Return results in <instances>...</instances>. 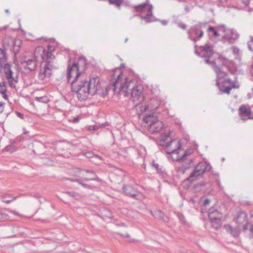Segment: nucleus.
I'll return each instance as SVG.
<instances>
[{
  "label": "nucleus",
  "instance_id": "6e6d98bb",
  "mask_svg": "<svg viewBox=\"0 0 253 253\" xmlns=\"http://www.w3.org/2000/svg\"><path fill=\"white\" fill-rule=\"evenodd\" d=\"M96 128H97L96 126H90V129H93V130L96 129Z\"/></svg>",
  "mask_w": 253,
  "mask_h": 253
},
{
  "label": "nucleus",
  "instance_id": "7c9ffc66",
  "mask_svg": "<svg viewBox=\"0 0 253 253\" xmlns=\"http://www.w3.org/2000/svg\"><path fill=\"white\" fill-rule=\"evenodd\" d=\"M67 194L76 200H79L81 198V196L78 193L74 191L67 192Z\"/></svg>",
  "mask_w": 253,
  "mask_h": 253
},
{
  "label": "nucleus",
  "instance_id": "bf43d9fd",
  "mask_svg": "<svg viewBox=\"0 0 253 253\" xmlns=\"http://www.w3.org/2000/svg\"><path fill=\"white\" fill-rule=\"evenodd\" d=\"M7 26H3V27H1L0 28V30H1V31L2 30H5L7 28Z\"/></svg>",
  "mask_w": 253,
  "mask_h": 253
},
{
  "label": "nucleus",
  "instance_id": "cd10ccee",
  "mask_svg": "<svg viewBox=\"0 0 253 253\" xmlns=\"http://www.w3.org/2000/svg\"><path fill=\"white\" fill-rule=\"evenodd\" d=\"M218 33L220 34V36L223 38V35H225L226 33V31H228V29H226L224 25L218 26L216 27Z\"/></svg>",
  "mask_w": 253,
  "mask_h": 253
},
{
  "label": "nucleus",
  "instance_id": "1a4fd4ad",
  "mask_svg": "<svg viewBox=\"0 0 253 253\" xmlns=\"http://www.w3.org/2000/svg\"><path fill=\"white\" fill-rule=\"evenodd\" d=\"M206 27V23H199L194 26L187 32L188 38L194 42H196L197 38H200L203 37L204 29Z\"/></svg>",
  "mask_w": 253,
  "mask_h": 253
},
{
  "label": "nucleus",
  "instance_id": "49530a36",
  "mask_svg": "<svg viewBox=\"0 0 253 253\" xmlns=\"http://www.w3.org/2000/svg\"><path fill=\"white\" fill-rule=\"evenodd\" d=\"M71 181H75L78 183H79L80 184H83L82 180L80 179H72Z\"/></svg>",
  "mask_w": 253,
  "mask_h": 253
},
{
  "label": "nucleus",
  "instance_id": "09e8293b",
  "mask_svg": "<svg viewBox=\"0 0 253 253\" xmlns=\"http://www.w3.org/2000/svg\"><path fill=\"white\" fill-rule=\"evenodd\" d=\"M214 215L215 216H217V218H216V220L220 219L221 217L220 216V213L218 211V214L214 213Z\"/></svg>",
  "mask_w": 253,
  "mask_h": 253
},
{
  "label": "nucleus",
  "instance_id": "c03bdc74",
  "mask_svg": "<svg viewBox=\"0 0 253 253\" xmlns=\"http://www.w3.org/2000/svg\"><path fill=\"white\" fill-rule=\"evenodd\" d=\"M46 56H47V59H52V58H54V56L53 55H52L51 53L50 52H48L47 53V55H46Z\"/></svg>",
  "mask_w": 253,
  "mask_h": 253
},
{
  "label": "nucleus",
  "instance_id": "37998d69",
  "mask_svg": "<svg viewBox=\"0 0 253 253\" xmlns=\"http://www.w3.org/2000/svg\"><path fill=\"white\" fill-rule=\"evenodd\" d=\"M15 113L17 115V117H18L19 118H20L21 119H24V115L23 114H22L18 111H16Z\"/></svg>",
  "mask_w": 253,
  "mask_h": 253
},
{
  "label": "nucleus",
  "instance_id": "f704fd0d",
  "mask_svg": "<svg viewBox=\"0 0 253 253\" xmlns=\"http://www.w3.org/2000/svg\"><path fill=\"white\" fill-rule=\"evenodd\" d=\"M37 100L41 102L47 103L48 101V98L46 96L37 97Z\"/></svg>",
  "mask_w": 253,
  "mask_h": 253
},
{
  "label": "nucleus",
  "instance_id": "774afa93",
  "mask_svg": "<svg viewBox=\"0 0 253 253\" xmlns=\"http://www.w3.org/2000/svg\"><path fill=\"white\" fill-rule=\"evenodd\" d=\"M128 40V39L127 38H126V40H125V42H126Z\"/></svg>",
  "mask_w": 253,
  "mask_h": 253
},
{
  "label": "nucleus",
  "instance_id": "9d476101",
  "mask_svg": "<svg viewBox=\"0 0 253 253\" xmlns=\"http://www.w3.org/2000/svg\"><path fill=\"white\" fill-rule=\"evenodd\" d=\"M123 191L125 194L133 199L142 201L144 199L143 195L130 185H124Z\"/></svg>",
  "mask_w": 253,
  "mask_h": 253
},
{
  "label": "nucleus",
  "instance_id": "a18cd8bd",
  "mask_svg": "<svg viewBox=\"0 0 253 253\" xmlns=\"http://www.w3.org/2000/svg\"><path fill=\"white\" fill-rule=\"evenodd\" d=\"M118 234L120 235V236H122L124 238H129L130 236L128 234H123L122 233H118Z\"/></svg>",
  "mask_w": 253,
  "mask_h": 253
},
{
  "label": "nucleus",
  "instance_id": "c756f323",
  "mask_svg": "<svg viewBox=\"0 0 253 253\" xmlns=\"http://www.w3.org/2000/svg\"><path fill=\"white\" fill-rule=\"evenodd\" d=\"M152 215L157 218L163 219L164 214L160 211H155L152 212Z\"/></svg>",
  "mask_w": 253,
  "mask_h": 253
},
{
  "label": "nucleus",
  "instance_id": "ea45409f",
  "mask_svg": "<svg viewBox=\"0 0 253 253\" xmlns=\"http://www.w3.org/2000/svg\"><path fill=\"white\" fill-rule=\"evenodd\" d=\"M231 49L232 50V52L234 54L238 55V54H239L240 49L238 47L236 46H232L231 47Z\"/></svg>",
  "mask_w": 253,
  "mask_h": 253
},
{
  "label": "nucleus",
  "instance_id": "4d7b16f0",
  "mask_svg": "<svg viewBox=\"0 0 253 253\" xmlns=\"http://www.w3.org/2000/svg\"><path fill=\"white\" fill-rule=\"evenodd\" d=\"M154 167L156 169H159V165L157 164H154L153 165Z\"/></svg>",
  "mask_w": 253,
  "mask_h": 253
},
{
  "label": "nucleus",
  "instance_id": "2f4dec72",
  "mask_svg": "<svg viewBox=\"0 0 253 253\" xmlns=\"http://www.w3.org/2000/svg\"><path fill=\"white\" fill-rule=\"evenodd\" d=\"M2 68L4 74H6L7 72L11 70V66L9 64H6L5 63L2 65Z\"/></svg>",
  "mask_w": 253,
  "mask_h": 253
},
{
  "label": "nucleus",
  "instance_id": "680f3d73",
  "mask_svg": "<svg viewBox=\"0 0 253 253\" xmlns=\"http://www.w3.org/2000/svg\"><path fill=\"white\" fill-rule=\"evenodd\" d=\"M2 65L1 63L0 62V73L1 72L2 69Z\"/></svg>",
  "mask_w": 253,
  "mask_h": 253
},
{
  "label": "nucleus",
  "instance_id": "f3484780",
  "mask_svg": "<svg viewBox=\"0 0 253 253\" xmlns=\"http://www.w3.org/2000/svg\"><path fill=\"white\" fill-rule=\"evenodd\" d=\"M225 228L234 237H238L240 233V229L238 226L234 227L230 225H227L225 226Z\"/></svg>",
  "mask_w": 253,
  "mask_h": 253
},
{
  "label": "nucleus",
  "instance_id": "c85d7f7f",
  "mask_svg": "<svg viewBox=\"0 0 253 253\" xmlns=\"http://www.w3.org/2000/svg\"><path fill=\"white\" fill-rule=\"evenodd\" d=\"M86 172L90 173L91 174V176L88 177H85L84 179L85 180H96L98 179V177L97 175L94 173L92 171L86 170Z\"/></svg>",
  "mask_w": 253,
  "mask_h": 253
},
{
  "label": "nucleus",
  "instance_id": "13d9d810",
  "mask_svg": "<svg viewBox=\"0 0 253 253\" xmlns=\"http://www.w3.org/2000/svg\"><path fill=\"white\" fill-rule=\"evenodd\" d=\"M250 217L252 220L253 221V211H251L250 212Z\"/></svg>",
  "mask_w": 253,
  "mask_h": 253
},
{
  "label": "nucleus",
  "instance_id": "a211bd4d",
  "mask_svg": "<svg viewBox=\"0 0 253 253\" xmlns=\"http://www.w3.org/2000/svg\"><path fill=\"white\" fill-rule=\"evenodd\" d=\"M86 64V59L84 57H80L77 63H74L73 65L75 66L79 69L82 73H83L85 69Z\"/></svg>",
  "mask_w": 253,
  "mask_h": 253
},
{
  "label": "nucleus",
  "instance_id": "de8ad7c7",
  "mask_svg": "<svg viewBox=\"0 0 253 253\" xmlns=\"http://www.w3.org/2000/svg\"><path fill=\"white\" fill-rule=\"evenodd\" d=\"M241 1L245 5H248L249 3L250 0H241Z\"/></svg>",
  "mask_w": 253,
  "mask_h": 253
},
{
  "label": "nucleus",
  "instance_id": "72a5a7b5",
  "mask_svg": "<svg viewBox=\"0 0 253 253\" xmlns=\"http://www.w3.org/2000/svg\"><path fill=\"white\" fill-rule=\"evenodd\" d=\"M2 83H0V93L1 94H4L6 92V89L4 86V83H2L3 84H1Z\"/></svg>",
  "mask_w": 253,
  "mask_h": 253
},
{
  "label": "nucleus",
  "instance_id": "4be33fe9",
  "mask_svg": "<svg viewBox=\"0 0 253 253\" xmlns=\"http://www.w3.org/2000/svg\"><path fill=\"white\" fill-rule=\"evenodd\" d=\"M6 49L3 48H0V62L2 64L6 63L7 58Z\"/></svg>",
  "mask_w": 253,
  "mask_h": 253
},
{
  "label": "nucleus",
  "instance_id": "aec40b11",
  "mask_svg": "<svg viewBox=\"0 0 253 253\" xmlns=\"http://www.w3.org/2000/svg\"><path fill=\"white\" fill-rule=\"evenodd\" d=\"M247 221V214L244 212H241L239 213L236 218V222L238 224L244 223V222Z\"/></svg>",
  "mask_w": 253,
  "mask_h": 253
},
{
  "label": "nucleus",
  "instance_id": "9b49d317",
  "mask_svg": "<svg viewBox=\"0 0 253 253\" xmlns=\"http://www.w3.org/2000/svg\"><path fill=\"white\" fill-rule=\"evenodd\" d=\"M160 101L157 98H152L150 99L148 105H141L140 109L141 112L146 111H153L156 110L160 106Z\"/></svg>",
  "mask_w": 253,
  "mask_h": 253
},
{
  "label": "nucleus",
  "instance_id": "412c9836",
  "mask_svg": "<svg viewBox=\"0 0 253 253\" xmlns=\"http://www.w3.org/2000/svg\"><path fill=\"white\" fill-rule=\"evenodd\" d=\"M14 41L11 37H5L3 40V48L6 49L10 47L12 45Z\"/></svg>",
  "mask_w": 253,
  "mask_h": 253
},
{
  "label": "nucleus",
  "instance_id": "4468645a",
  "mask_svg": "<svg viewBox=\"0 0 253 253\" xmlns=\"http://www.w3.org/2000/svg\"><path fill=\"white\" fill-rule=\"evenodd\" d=\"M251 113V109L246 106L242 105L239 108V115L241 120L246 121L248 119H253L250 116Z\"/></svg>",
  "mask_w": 253,
  "mask_h": 253
},
{
  "label": "nucleus",
  "instance_id": "a878e982",
  "mask_svg": "<svg viewBox=\"0 0 253 253\" xmlns=\"http://www.w3.org/2000/svg\"><path fill=\"white\" fill-rule=\"evenodd\" d=\"M207 31L208 32H212V34L215 37H218V36H220V35H221L220 34L218 33V32L217 31L216 27L214 28L212 26H209L207 29Z\"/></svg>",
  "mask_w": 253,
  "mask_h": 253
},
{
  "label": "nucleus",
  "instance_id": "864d4df0",
  "mask_svg": "<svg viewBox=\"0 0 253 253\" xmlns=\"http://www.w3.org/2000/svg\"><path fill=\"white\" fill-rule=\"evenodd\" d=\"M117 225L119 226H124V227H127L124 223H118L117 224Z\"/></svg>",
  "mask_w": 253,
  "mask_h": 253
},
{
  "label": "nucleus",
  "instance_id": "4c0bfd02",
  "mask_svg": "<svg viewBox=\"0 0 253 253\" xmlns=\"http://www.w3.org/2000/svg\"><path fill=\"white\" fill-rule=\"evenodd\" d=\"M17 198V197H14L13 198H12V199H6V197H2V200L3 202L5 203H10L11 202H12V201L14 200L15 199H16Z\"/></svg>",
  "mask_w": 253,
  "mask_h": 253
},
{
  "label": "nucleus",
  "instance_id": "39448f33",
  "mask_svg": "<svg viewBox=\"0 0 253 253\" xmlns=\"http://www.w3.org/2000/svg\"><path fill=\"white\" fill-rule=\"evenodd\" d=\"M44 51V50L42 47H37L34 52V56L36 58V59H29L21 62L24 73L29 74L32 71L35 70L37 66V59L39 58L40 56L42 58L43 57Z\"/></svg>",
  "mask_w": 253,
  "mask_h": 253
},
{
  "label": "nucleus",
  "instance_id": "6e6552de",
  "mask_svg": "<svg viewBox=\"0 0 253 253\" xmlns=\"http://www.w3.org/2000/svg\"><path fill=\"white\" fill-rule=\"evenodd\" d=\"M55 69L56 68L53 66L52 63L49 60H47L45 62L44 66L40 70L38 75L39 80L42 81L43 82H48L52 75L53 70Z\"/></svg>",
  "mask_w": 253,
  "mask_h": 253
},
{
  "label": "nucleus",
  "instance_id": "79ce46f5",
  "mask_svg": "<svg viewBox=\"0 0 253 253\" xmlns=\"http://www.w3.org/2000/svg\"><path fill=\"white\" fill-rule=\"evenodd\" d=\"M231 88H232V87H231L227 86L224 90L223 92L226 93L227 94H229Z\"/></svg>",
  "mask_w": 253,
  "mask_h": 253
},
{
  "label": "nucleus",
  "instance_id": "f257e3e1",
  "mask_svg": "<svg viewBox=\"0 0 253 253\" xmlns=\"http://www.w3.org/2000/svg\"><path fill=\"white\" fill-rule=\"evenodd\" d=\"M67 76L68 82L71 84L72 91L77 93L81 101L85 100L89 95H94L101 88L98 77H92L87 81L84 73L79 71L75 65H68Z\"/></svg>",
  "mask_w": 253,
  "mask_h": 253
},
{
  "label": "nucleus",
  "instance_id": "58836bf2",
  "mask_svg": "<svg viewBox=\"0 0 253 253\" xmlns=\"http://www.w3.org/2000/svg\"><path fill=\"white\" fill-rule=\"evenodd\" d=\"M177 216L179 219V220L183 223H184L185 222V218L184 215L180 213H178L177 214Z\"/></svg>",
  "mask_w": 253,
  "mask_h": 253
},
{
  "label": "nucleus",
  "instance_id": "5701e85b",
  "mask_svg": "<svg viewBox=\"0 0 253 253\" xmlns=\"http://www.w3.org/2000/svg\"><path fill=\"white\" fill-rule=\"evenodd\" d=\"M214 213L218 214V211L213 207L210 208L209 210V217L211 221H215L217 218V216L214 215Z\"/></svg>",
  "mask_w": 253,
  "mask_h": 253
},
{
  "label": "nucleus",
  "instance_id": "a19ab883",
  "mask_svg": "<svg viewBox=\"0 0 253 253\" xmlns=\"http://www.w3.org/2000/svg\"><path fill=\"white\" fill-rule=\"evenodd\" d=\"M4 103L0 102V114L2 113L4 111Z\"/></svg>",
  "mask_w": 253,
  "mask_h": 253
},
{
  "label": "nucleus",
  "instance_id": "e433bc0d",
  "mask_svg": "<svg viewBox=\"0 0 253 253\" xmlns=\"http://www.w3.org/2000/svg\"><path fill=\"white\" fill-rule=\"evenodd\" d=\"M176 24L179 28L183 30H185L186 29V25L181 21L177 22Z\"/></svg>",
  "mask_w": 253,
  "mask_h": 253
},
{
  "label": "nucleus",
  "instance_id": "ddd939ff",
  "mask_svg": "<svg viewBox=\"0 0 253 253\" xmlns=\"http://www.w3.org/2000/svg\"><path fill=\"white\" fill-rule=\"evenodd\" d=\"M205 62L206 64L211 65L214 69V72L216 74L217 78L218 79H222L226 75V73L222 71L220 67L216 66V62L214 61H210L209 59H205Z\"/></svg>",
  "mask_w": 253,
  "mask_h": 253
},
{
  "label": "nucleus",
  "instance_id": "f03ea898",
  "mask_svg": "<svg viewBox=\"0 0 253 253\" xmlns=\"http://www.w3.org/2000/svg\"><path fill=\"white\" fill-rule=\"evenodd\" d=\"M118 72L117 79L112 82L113 90L124 96H128L131 94L133 102L138 101L136 104L141 103L144 99L142 94L143 88L141 85H136L134 81H128L126 77L121 73L120 69H116L115 73Z\"/></svg>",
  "mask_w": 253,
  "mask_h": 253
},
{
  "label": "nucleus",
  "instance_id": "7ed1b4c3",
  "mask_svg": "<svg viewBox=\"0 0 253 253\" xmlns=\"http://www.w3.org/2000/svg\"><path fill=\"white\" fill-rule=\"evenodd\" d=\"M135 10L139 13L141 20L146 23L153 22L158 20L152 14L153 5L150 3L149 0H146L144 3L134 6Z\"/></svg>",
  "mask_w": 253,
  "mask_h": 253
},
{
  "label": "nucleus",
  "instance_id": "20e7f679",
  "mask_svg": "<svg viewBox=\"0 0 253 253\" xmlns=\"http://www.w3.org/2000/svg\"><path fill=\"white\" fill-rule=\"evenodd\" d=\"M144 122L146 124L145 127L149 132L155 133L160 132L164 125L163 123L158 120L157 117L154 113L146 114L143 117Z\"/></svg>",
  "mask_w": 253,
  "mask_h": 253
},
{
  "label": "nucleus",
  "instance_id": "393cba45",
  "mask_svg": "<svg viewBox=\"0 0 253 253\" xmlns=\"http://www.w3.org/2000/svg\"><path fill=\"white\" fill-rule=\"evenodd\" d=\"M244 230H249L250 236L253 238V225L249 223H246L243 227Z\"/></svg>",
  "mask_w": 253,
  "mask_h": 253
},
{
  "label": "nucleus",
  "instance_id": "473e14b6",
  "mask_svg": "<svg viewBox=\"0 0 253 253\" xmlns=\"http://www.w3.org/2000/svg\"><path fill=\"white\" fill-rule=\"evenodd\" d=\"M250 38V41L248 42V46L249 49L253 51V36H251Z\"/></svg>",
  "mask_w": 253,
  "mask_h": 253
},
{
  "label": "nucleus",
  "instance_id": "338daca9",
  "mask_svg": "<svg viewBox=\"0 0 253 253\" xmlns=\"http://www.w3.org/2000/svg\"><path fill=\"white\" fill-rule=\"evenodd\" d=\"M251 73H252V75L253 76V68H252V71H251Z\"/></svg>",
  "mask_w": 253,
  "mask_h": 253
},
{
  "label": "nucleus",
  "instance_id": "e2e57ef3",
  "mask_svg": "<svg viewBox=\"0 0 253 253\" xmlns=\"http://www.w3.org/2000/svg\"><path fill=\"white\" fill-rule=\"evenodd\" d=\"M87 154V157H89V158L92 157V156H91L92 154L91 153H88Z\"/></svg>",
  "mask_w": 253,
  "mask_h": 253
},
{
  "label": "nucleus",
  "instance_id": "69168bd1",
  "mask_svg": "<svg viewBox=\"0 0 253 253\" xmlns=\"http://www.w3.org/2000/svg\"><path fill=\"white\" fill-rule=\"evenodd\" d=\"M95 156L96 157H97L98 158H99V159H100V160L101 159V158L100 157H99V156H98V155H95Z\"/></svg>",
  "mask_w": 253,
  "mask_h": 253
},
{
  "label": "nucleus",
  "instance_id": "2eb2a0df",
  "mask_svg": "<svg viewBox=\"0 0 253 253\" xmlns=\"http://www.w3.org/2000/svg\"><path fill=\"white\" fill-rule=\"evenodd\" d=\"M6 78L8 80L9 86L11 88H15V84L18 83V78L17 74L14 75L12 71H10L5 74Z\"/></svg>",
  "mask_w": 253,
  "mask_h": 253
},
{
  "label": "nucleus",
  "instance_id": "8fccbe9b",
  "mask_svg": "<svg viewBox=\"0 0 253 253\" xmlns=\"http://www.w3.org/2000/svg\"><path fill=\"white\" fill-rule=\"evenodd\" d=\"M210 203V200L208 199H206L204 201V205L205 206L208 205Z\"/></svg>",
  "mask_w": 253,
  "mask_h": 253
},
{
  "label": "nucleus",
  "instance_id": "f8f14e48",
  "mask_svg": "<svg viewBox=\"0 0 253 253\" xmlns=\"http://www.w3.org/2000/svg\"><path fill=\"white\" fill-rule=\"evenodd\" d=\"M239 37L238 34L233 30L228 29L225 35H223V41L224 42H228L233 43Z\"/></svg>",
  "mask_w": 253,
  "mask_h": 253
},
{
  "label": "nucleus",
  "instance_id": "c9c22d12",
  "mask_svg": "<svg viewBox=\"0 0 253 253\" xmlns=\"http://www.w3.org/2000/svg\"><path fill=\"white\" fill-rule=\"evenodd\" d=\"M8 215L5 213L0 211V220H5L8 219Z\"/></svg>",
  "mask_w": 253,
  "mask_h": 253
},
{
  "label": "nucleus",
  "instance_id": "6ab92c4d",
  "mask_svg": "<svg viewBox=\"0 0 253 253\" xmlns=\"http://www.w3.org/2000/svg\"><path fill=\"white\" fill-rule=\"evenodd\" d=\"M22 42L19 39L15 40L12 45H13V52L14 55V57H16L17 54L19 53Z\"/></svg>",
  "mask_w": 253,
  "mask_h": 253
},
{
  "label": "nucleus",
  "instance_id": "3c124183",
  "mask_svg": "<svg viewBox=\"0 0 253 253\" xmlns=\"http://www.w3.org/2000/svg\"><path fill=\"white\" fill-rule=\"evenodd\" d=\"M2 97L5 99V100H8V96L7 95H6V93H4V94H2Z\"/></svg>",
  "mask_w": 253,
  "mask_h": 253
},
{
  "label": "nucleus",
  "instance_id": "423d86ee",
  "mask_svg": "<svg viewBox=\"0 0 253 253\" xmlns=\"http://www.w3.org/2000/svg\"><path fill=\"white\" fill-rule=\"evenodd\" d=\"M160 145L167 148V152L168 154H177L178 150L181 147L180 141L172 140L169 135L162 136Z\"/></svg>",
  "mask_w": 253,
  "mask_h": 253
},
{
  "label": "nucleus",
  "instance_id": "052dcab7",
  "mask_svg": "<svg viewBox=\"0 0 253 253\" xmlns=\"http://www.w3.org/2000/svg\"><path fill=\"white\" fill-rule=\"evenodd\" d=\"M74 120L75 123H77V122H78L79 119L78 118H74Z\"/></svg>",
  "mask_w": 253,
  "mask_h": 253
},
{
  "label": "nucleus",
  "instance_id": "0e129e2a",
  "mask_svg": "<svg viewBox=\"0 0 253 253\" xmlns=\"http://www.w3.org/2000/svg\"><path fill=\"white\" fill-rule=\"evenodd\" d=\"M226 81H227V82L228 83H231V80L230 79H227L226 80Z\"/></svg>",
  "mask_w": 253,
  "mask_h": 253
},
{
  "label": "nucleus",
  "instance_id": "b1692460",
  "mask_svg": "<svg viewBox=\"0 0 253 253\" xmlns=\"http://www.w3.org/2000/svg\"><path fill=\"white\" fill-rule=\"evenodd\" d=\"M217 61L218 62H221L223 66H227L230 63V60L222 55H219L217 59Z\"/></svg>",
  "mask_w": 253,
  "mask_h": 253
},
{
  "label": "nucleus",
  "instance_id": "603ef678",
  "mask_svg": "<svg viewBox=\"0 0 253 253\" xmlns=\"http://www.w3.org/2000/svg\"><path fill=\"white\" fill-rule=\"evenodd\" d=\"M161 23L162 24H163L164 25H166L167 24H168V22L167 21L165 20H162L161 21Z\"/></svg>",
  "mask_w": 253,
  "mask_h": 253
},
{
  "label": "nucleus",
  "instance_id": "5fc2aeb1",
  "mask_svg": "<svg viewBox=\"0 0 253 253\" xmlns=\"http://www.w3.org/2000/svg\"><path fill=\"white\" fill-rule=\"evenodd\" d=\"M81 185L86 188H88L90 187L89 185H88L86 184L83 183V184H81Z\"/></svg>",
  "mask_w": 253,
  "mask_h": 253
},
{
  "label": "nucleus",
  "instance_id": "dca6fc26",
  "mask_svg": "<svg viewBox=\"0 0 253 253\" xmlns=\"http://www.w3.org/2000/svg\"><path fill=\"white\" fill-rule=\"evenodd\" d=\"M199 48L204 52L203 56L206 58H210L214 53L212 44H206L204 46H200Z\"/></svg>",
  "mask_w": 253,
  "mask_h": 253
},
{
  "label": "nucleus",
  "instance_id": "bb28decb",
  "mask_svg": "<svg viewBox=\"0 0 253 253\" xmlns=\"http://www.w3.org/2000/svg\"><path fill=\"white\" fill-rule=\"evenodd\" d=\"M123 1L124 0H108L110 4L114 5L118 8H120Z\"/></svg>",
  "mask_w": 253,
  "mask_h": 253
},
{
  "label": "nucleus",
  "instance_id": "0eeeda50",
  "mask_svg": "<svg viewBox=\"0 0 253 253\" xmlns=\"http://www.w3.org/2000/svg\"><path fill=\"white\" fill-rule=\"evenodd\" d=\"M211 168V167L209 164L205 162H200L195 168L194 171L186 179V180L192 182L197 179L199 175L202 174L205 172L210 171Z\"/></svg>",
  "mask_w": 253,
  "mask_h": 253
}]
</instances>
